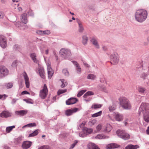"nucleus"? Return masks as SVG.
Instances as JSON below:
<instances>
[{"instance_id":"obj_1","label":"nucleus","mask_w":149,"mask_h":149,"mask_svg":"<svg viewBox=\"0 0 149 149\" xmlns=\"http://www.w3.org/2000/svg\"><path fill=\"white\" fill-rule=\"evenodd\" d=\"M148 15L147 11L142 9L137 10L135 13L136 20L140 23L144 21L146 19Z\"/></svg>"},{"instance_id":"obj_2","label":"nucleus","mask_w":149,"mask_h":149,"mask_svg":"<svg viewBox=\"0 0 149 149\" xmlns=\"http://www.w3.org/2000/svg\"><path fill=\"white\" fill-rule=\"evenodd\" d=\"M120 106L124 109H130L132 107L130 102L127 98L120 97L118 98Z\"/></svg>"},{"instance_id":"obj_3","label":"nucleus","mask_w":149,"mask_h":149,"mask_svg":"<svg viewBox=\"0 0 149 149\" xmlns=\"http://www.w3.org/2000/svg\"><path fill=\"white\" fill-rule=\"evenodd\" d=\"M111 63L113 65H116L119 62V56L117 53L114 52L110 56Z\"/></svg>"},{"instance_id":"obj_4","label":"nucleus","mask_w":149,"mask_h":149,"mask_svg":"<svg viewBox=\"0 0 149 149\" xmlns=\"http://www.w3.org/2000/svg\"><path fill=\"white\" fill-rule=\"evenodd\" d=\"M116 133L119 137L124 140H127L130 138V135L126 133L124 130H118L116 131Z\"/></svg>"},{"instance_id":"obj_5","label":"nucleus","mask_w":149,"mask_h":149,"mask_svg":"<svg viewBox=\"0 0 149 149\" xmlns=\"http://www.w3.org/2000/svg\"><path fill=\"white\" fill-rule=\"evenodd\" d=\"M59 53L61 56L65 59L67 58L71 55V51L70 49L65 48L61 49L60 50Z\"/></svg>"},{"instance_id":"obj_6","label":"nucleus","mask_w":149,"mask_h":149,"mask_svg":"<svg viewBox=\"0 0 149 149\" xmlns=\"http://www.w3.org/2000/svg\"><path fill=\"white\" fill-rule=\"evenodd\" d=\"M149 110V104L146 103H142L139 107V115H141V112L143 113L146 112H148Z\"/></svg>"},{"instance_id":"obj_7","label":"nucleus","mask_w":149,"mask_h":149,"mask_svg":"<svg viewBox=\"0 0 149 149\" xmlns=\"http://www.w3.org/2000/svg\"><path fill=\"white\" fill-rule=\"evenodd\" d=\"M48 90L46 84H45L42 89L40 92L39 96L42 99H45L48 94Z\"/></svg>"},{"instance_id":"obj_8","label":"nucleus","mask_w":149,"mask_h":149,"mask_svg":"<svg viewBox=\"0 0 149 149\" xmlns=\"http://www.w3.org/2000/svg\"><path fill=\"white\" fill-rule=\"evenodd\" d=\"M9 73L8 70L3 66H0V78H3L7 75Z\"/></svg>"},{"instance_id":"obj_9","label":"nucleus","mask_w":149,"mask_h":149,"mask_svg":"<svg viewBox=\"0 0 149 149\" xmlns=\"http://www.w3.org/2000/svg\"><path fill=\"white\" fill-rule=\"evenodd\" d=\"M7 44L5 37L3 36L0 35V45L3 48H5Z\"/></svg>"},{"instance_id":"obj_10","label":"nucleus","mask_w":149,"mask_h":149,"mask_svg":"<svg viewBox=\"0 0 149 149\" xmlns=\"http://www.w3.org/2000/svg\"><path fill=\"white\" fill-rule=\"evenodd\" d=\"M79 109L77 108L67 109L65 111V114L67 116H70L73 113L76 112L79 110Z\"/></svg>"},{"instance_id":"obj_11","label":"nucleus","mask_w":149,"mask_h":149,"mask_svg":"<svg viewBox=\"0 0 149 149\" xmlns=\"http://www.w3.org/2000/svg\"><path fill=\"white\" fill-rule=\"evenodd\" d=\"M47 70L48 77L49 79H50L53 74L54 71L51 68V65L49 63L47 65Z\"/></svg>"},{"instance_id":"obj_12","label":"nucleus","mask_w":149,"mask_h":149,"mask_svg":"<svg viewBox=\"0 0 149 149\" xmlns=\"http://www.w3.org/2000/svg\"><path fill=\"white\" fill-rule=\"evenodd\" d=\"M38 70L39 72L40 77L43 79L45 78V72L44 71L43 68L40 66H38Z\"/></svg>"},{"instance_id":"obj_13","label":"nucleus","mask_w":149,"mask_h":149,"mask_svg":"<svg viewBox=\"0 0 149 149\" xmlns=\"http://www.w3.org/2000/svg\"><path fill=\"white\" fill-rule=\"evenodd\" d=\"M77 101V98L72 97L67 100L65 103L67 105H70L75 103Z\"/></svg>"},{"instance_id":"obj_14","label":"nucleus","mask_w":149,"mask_h":149,"mask_svg":"<svg viewBox=\"0 0 149 149\" xmlns=\"http://www.w3.org/2000/svg\"><path fill=\"white\" fill-rule=\"evenodd\" d=\"M90 40L91 42L96 48L99 49L100 48L99 45L96 38L94 37H92L90 38Z\"/></svg>"},{"instance_id":"obj_15","label":"nucleus","mask_w":149,"mask_h":149,"mask_svg":"<svg viewBox=\"0 0 149 149\" xmlns=\"http://www.w3.org/2000/svg\"><path fill=\"white\" fill-rule=\"evenodd\" d=\"M32 143L31 141H25L23 142L22 147L23 149H27L29 148L31 146Z\"/></svg>"},{"instance_id":"obj_16","label":"nucleus","mask_w":149,"mask_h":149,"mask_svg":"<svg viewBox=\"0 0 149 149\" xmlns=\"http://www.w3.org/2000/svg\"><path fill=\"white\" fill-rule=\"evenodd\" d=\"M115 119L118 121H120L123 120V115L118 112L114 113Z\"/></svg>"},{"instance_id":"obj_17","label":"nucleus","mask_w":149,"mask_h":149,"mask_svg":"<svg viewBox=\"0 0 149 149\" xmlns=\"http://www.w3.org/2000/svg\"><path fill=\"white\" fill-rule=\"evenodd\" d=\"M11 116V113L8 111H4L0 113V116L2 118H7Z\"/></svg>"},{"instance_id":"obj_18","label":"nucleus","mask_w":149,"mask_h":149,"mask_svg":"<svg viewBox=\"0 0 149 149\" xmlns=\"http://www.w3.org/2000/svg\"><path fill=\"white\" fill-rule=\"evenodd\" d=\"M23 76L25 82L26 86L27 88H29V87L30 83L29 77L25 72H24Z\"/></svg>"},{"instance_id":"obj_19","label":"nucleus","mask_w":149,"mask_h":149,"mask_svg":"<svg viewBox=\"0 0 149 149\" xmlns=\"http://www.w3.org/2000/svg\"><path fill=\"white\" fill-rule=\"evenodd\" d=\"M21 20L22 22L26 24L27 22V15L26 13L22 14L21 15Z\"/></svg>"},{"instance_id":"obj_20","label":"nucleus","mask_w":149,"mask_h":149,"mask_svg":"<svg viewBox=\"0 0 149 149\" xmlns=\"http://www.w3.org/2000/svg\"><path fill=\"white\" fill-rule=\"evenodd\" d=\"M120 146L115 143H112L108 145L106 148L107 149H112L118 148Z\"/></svg>"},{"instance_id":"obj_21","label":"nucleus","mask_w":149,"mask_h":149,"mask_svg":"<svg viewBox=\"0 0 149 149\" xmlns=\"http://www.w3.org/2000/svg\"><path fill=\"white\" fill-rule=\"evenodd\" d=\"M143 119L146 123H149V112H146L143 113Z\"/></svg>"},{"instance_id":"obj_22","label":"nucleus","mask_w":149,"mask_h":149,"mask_svg":"<svg viewBox=\"0 0 149 149\" xmlns=\"http://www.w3.org/2000/svg\"><path fill=\"white\" fill-rule=\"evenodd\" d=\"M27 113V111L26 110L16 111H15V113L16 114L22 116L26 115Z\"/></svg>"},{"instance_id":"obj_23","label":"nucleus","mask_w":149,"mask_h":149,"mask_svg":"<svg viewBox=\"0 0 149 149\" xmlns=\"http://www.w3.org/2000/svg\"><path fill=\"white\" fill-rule=\"evenodd\" d=\"M88 149H100L97 146L92 143H90L88 145Z\"/></svg>"},{"instance_id":"obj_24","label":"nucleus","mask_w":149,"mask_h":149,"mask_svg":"<svg viewBox=\"0 0 149 149\" xmlns=\"http://www.w3.org/2000/svg\"><path fill=\"white\" fill-rule=\"evenodd\" d=\"M23 138L22 136H19L18 138L15 139L14 141L15 144L17 145L21 143Z\"/></svg>"},{"instance_id":"obj_25","label":"nucleus","mask_w":149,"mask_h":149,"mask_svg":"<svg viewBox=\"0 0 149 149\" xmlns=\"http://www.w3.org/2000/svg\"><path fill=\"white\" fill-rule=\"evenodd\" d=\"M83 131L86 135L87 134H91L93 131V130L91 129L85 127L83 129Z\"/></svg>"},{"instance_id":"obj_26","label":"nucleus","mask_w":149,"mask_h":149,"mask_svg":"<svg viewBox=\"0 0 149 149\" xmlns=\"http://www.w3.org/2000/svg\"><path fill=\"white\" fill-rule=\"evenodd\" d=\"M139 147V146L137 145H129L126 146L125 148V149H137Z\"/></svg>"},{"instance_id":"obj_27","label":"nucleus","mask_w":149,"mask_h":149,"mask_svg":"<svg viewBox=\"0 0 149 149\" xmlns=\"http://www.w3.org/2000/svg\"><path fill=\"white\" fill-rule=\"evenodd\" d=\"M112 129V127L109 124H107L105 126L104 131L106 132H109L111 131Z\"/></svg>"},{"instance_id":"obj_28","label":"nucleus","mask_w":149,"mask_h":149,"mask_svg":"<svg viewBox=\"0 0 149 149\" xmlns=\"http://www.w3.org/2000/svg\"><path fill=\"white\" fill-rule=\"evenodd\" d=\"M30 56L34 63H37V62L38 61L36 58V55L35 53H31Z\"/></svg>"},{"instance_id":"obj_29","label":"nucleus","mask_w":149,"mask_h":149,"mask_svg":"<svg viewBox=\"0 0 149 149\" xmlns=\"http://www.w3.org/2000/svg\"><path fill=\"white\" fill-rule=\"evenodd\" d=\"M96 78V76L94 74H88L87 76V78L88 79L93 80L95 79Z\"/></svg>"},{"instance_id":"obj_30","label":"nucleus","mask_w":149,"mask_h":149,"mask_svg":"<svg viewBox=\"0 0 149 149\" xmlns=\"http://www.w3.org/2000/svg\"><path fill=\"white\" fill-rule=\"evenodd\" d=\"M39 130L37 129L34 131L32 133L30 134L28 137H33L37 135L38 134Z\"/></svg>"},{"instance_id":"obj_31","label":"nucleus","mask_w":149,"mask_h":149,"mask_svg":"<svg viewBox=\"0 0 149 149\" xmlns=\"http://www.w3.org/2000/svg\"><path fill=\"white\" fill-rule=\"evenodd\" d=\"M109 138V137L108 136H106L105 135H104L102 134H98L96 136V138L99 139H107L108 138Z\"/></svg>"},{"instance_id":"obj_32","label":"nucleus","mask_w":149,"mask_h":149,"mask_svg":"<svg viewBox=\"0 0 149 149\" xmlns=\"http://www.w3.org/2000/svg\"><path fill=\"white\" fill-rule=\"evenodd\" d=\"M88 40V38L86 36H82V42L83 44L84 45H86Z\"/></svg>"},{"instance_id":"obj_33","label":"nucleus","mask_w":149,"mask_h":149,"mask_svg":"<svg viewBox=\"0 0 149 149\" xmlns=\"http://www.w3.org/2000/svg\"><path fill=\"white\" fill-rule=\"evenodd\" d=\"M15 127V126L14 125L8 127L6 128V132L7 133H10Z\"/></svg>"},{"instance_id":"obj_34","label":"nucleus","mask_w":149,"mask_h":149,"mask_svg":"<svg viewBox=\"0 0 149 149\" xmlns=\"http://www.w3.org/2000/svg\"><path fill=\"white\" fill-rule=\"evenodd\" d=\"M102 105L100 104H94L92 105L91 108L92 109H97L101 108Z\"/></svg>"},{"instance_id":"obj_35","label":"nucleus","mask_w":149,"mask_h":149,"mask_svg":"<svg viewBox=\"0 0 149 149\" xmlns=\"http://www.w3.org/2000/svg\"><path fill=\"white\" fill-rule=\"evenodd\" d=\"M102 111H100L99 112L93 114L91 116L92 117H95L100 116L102 114Z\"/></svg>"},{"instance_id":"obj_36","label":"nucleus","mask_w":149,"mask_h":149,"mask_svg":"<svg viewBox=\"0 0 149 149\" xmlns=\"http://www.w3.org/2000/svg\"><path fill=\"white\" fill-rule=\"evenodd\" d=\"M116 106L114 104H113L112 105H110L109 109L110 111H112L116 109Z\"/></svg>"},{"instance_id":"obj_37","label":"nucleus","mask_w":149,"mask_h":149,"mask_svg":"<svg viewBox=\"0 0 149 149\" xmlns=\"http://www.w3.org/2000/svg\"><path fill=\"white\" fill-rule=\"evenodd\" d=\"M36 126V125L35 123H31L24 126L22 128H24L26 127H31Z\"/></svg>"},{"instance_id":"obj_38","label":"nucleus","mask_w":149,"mask_h":149,"mask_svg":"<svg viewBox=\"0 0 149 149\" xmlns=\"http://www.w3.org/2000/svg\"><path fill=\"white\" fill-rule=\"evenodd\" d=\"M78 24L79 26V32H82L84 30V28L83 26L80 22H78Z\"/></svg>"},{"instance_id":"obj_39","label":"nucleus","mask_w":149,"mask_h":149,"mask_svg":"<svg viewBox=\"0 0 149 149\" xmlns=\"http://www.w3.org/2000/svg\"><path fill=\"white\" fill-rule=\"evenodd\" d=\"M86 91V90H83L80 91L78 93L77 96L78 97H80Z\"/></svg>"},{"instance_id":"obj_40","label":"nucleus","mask_w":149,"mask_h":149,"mask_svg":"<svg viewBox=\"0 0 149 149\" xmlns=\"http://www.w3.org/2000/svg\"><path fill=\"white\" fill-rule=\"evenodd\" d=\"M12 6L14 5H16L17 7H18L19 6V3H18V1L17 0H12Z\"/></svg>"},{"instance_id":"obj_41","label":"nucleus","mask_w":149,"mask_h":149,"mask_svg":"<svg viewBox=\"0 0 149 149\" xmlns=\"http://www.w3.org/2000/svg\"><path fill=\"white\" fill-rule=\"evenodd\" d=\"M63 73L66 76H68L69 72L67 69H64L62 70Z\"/></svg>"},{"instance_id":"obj_42","label":"nucleus","mask_w":149,"mask_h":149,"mask_svg":"<svg viewBox=\"0 0 149 149\" xmlns=\"http://www.w3.org/2000/svg\"><path fill=\"white\" fill-rule=\"evenodd\" d=\"M99 89L101 90L106 91V88L105 87L102 86L101 85H99L98 87Z\"/></svg>"},{"instance_id":"obj_43","label":"nucleus","mask_w":149,"mask_h":149,"mask_svg":"<svg viewBox=\"0 0 149 149\" xmlns=\"http://www.w3.org/2000/svg\"><path fill=\"white\" fill-rule=\"evenodd\" d=\"M67 91L66 89L64 90H59L58 91L57 93L58 95L64 93Z\"/></svg>"},{"instance_id":"obj_44","label":"nucleus","mask_w":149,"mask_h":149,"mask_svg":"<svg viewBox=\"0 0 149 149\" xmlns=\"http://www.w3.org/2000/svg\"><path fill=\"white\" fill-rule=\"evenodd\" d=\"M13 86V84L12 83H9L5 84V86L7 88H11Z\"/></svg>"},{"instance_id":"obj_45","label":"nucleus","mask_w":149,"mask_h":149,"mask_svg":"<svg viewBox=\"0 0 149 149\" xmlns=\"http://www.w3.org/2000/svg\"><path fill=\"white\" fill-rule=\"evenodd\" d=\"M78 143V141L77 140H75L74 143H72L71 146L70 147V149H72L75 146L76 144Z\"/></svg>"},{"instance_id":"obj_46","label":"nucleus","mask_w":149,"mask_h":149,"mask_svg":"<svg viewBox=\"0 0 149 149\" xmlns=\"http://www.w3.org/2000/svg\"><path fill=\"white\" fill-rule=\"evenodd\" d=\"M38 149H50L48 146L45 145L40 147Z\"/></svg>"},{"instance_id":"obj_47","label":"nucleus","mask_w":149,"mask_h":149,"mask_svg":"<svg viewBox=\"0 0 149 149\" xmlns=\"http://www.w3.org/2000/svg\"><path fill=\"white\" fill-rule=\"evenodd\" d=\"M79 136L82 137H86V136L84 132H83V130L82 132H79Z\"/></svg>"},{"instance_id":"obj_48","label":"nucleus","mask_w":149,"mask_h":149,"mask_svg":"<svg viewBox=\"0 0 149 149\" xmlns=\"http://www.w3.org/2000/svg\"><path fill=\"white\" fill-rule=\"evenodd\" d=\"M138 91L140 92L143 93L145 91V89L141 87H140L139 88Z\"/></svg>"},{"instance_id":"obj_49","label":"nucleus","mask_w":149,"mask_h":149,"mask_svg":"<svg viewBox=\"0 0 149 149\" xmlns=\"http://www.w3.org/2000/svg\"><path fill=\"white\" fill-rule=\"evenodd\" d=\"M76 69L77 71V73L78 74H80L81 72V68L79 65L76 67Z\"/></svg>"},{"instance_id":"obj_50","label":"nucleus","mask_w":149,"mask_h":149,"mask_svg":"<svg viewBox=\"0 0 149 149\" xmlns=\"http://www.w3.org/2000/svg\"><path fill=\"white\" fill-rule=\"evenodd\" d=\"M24 100L27 103L30 104H33V103L31 102V100L30 99H24Z\"/></svg>"},{"instance_id":"obj_51","label":"nucleus","mask_w":149,"mask_h":149,"mask_svg":"<svg viewBox=\"0 0 149 149\" xmlns=\"http://www.w3.org/2000/svg\"><path fill=\"white\" fill-rule=\"evenodd\" d=\"M102 128V126L101 125H98L96 127L97 131H99Z\"/></svg>"},{"instance_id":"obj_52","label":"nucleus","mask_w":149,"mask_h":149,"mask_svg":"<svg viewBox=\"0 0 149 149\" xmlns=\"http://www.w3.org/2000/svg\"><path fill=\"white\" fill-rule=\"evenodd\" d=\"M21 23L20 22H17L15 23V24L17 27H20L21 26Z\"/></svg>"},{"instance_id":"obj_53","label":"nucleus","mask_w":149,"mask_h":149,"mask_svg":"<svg viewBox=\"0 0 149 149\" xmlns=\"http://www.w3.org/2000/svg\"><path fill=\"white\" fill-rule=\"evenodd\" d=\"M7 97V96L5 94L3 95H0V99H3V100H5Z\"/></svg>"},{"instance_id":"obj_54","label":"nucleus","mask_w":149,"mask_h":149,"mask_svg":"<svg viewBox=\"0 0 149 149\" xmlns=\"http://www.w3.org/2000/svg\"><path fill=\"white\" fill-rule=\"evenodd\" d=\"M83 63V64L86 68H89L90 67V65L84 62Z\"/></svg>"},{"instance_id":"obj_55","label":"nucleus","mask_w":149,"mask_h":149,"mask_svg":"<svg viewBox=\"0 0 149 149\" xmlns=\"http://www.w3.org/2000/svg\"><path fill=\"white\" fill-rule=\"evenodd\" d=\"M43 34H49L50 33V32L49 31L47 30L46 31H44L43 32Z\"/></svg>"},{"instance_id":"obj_56","label":"nucleus","mask_w":149,"mask_h":149,"mask_svg":"<svg viewBox=\"0 0 149 149\" xmlns=\"http://www.w3.org/2000/svg\"><path fill=\"white\" fill-rule=\"evenodd\" d=\"M72 62L74 64V65L76 66V67H77L79 66V64L77 62L74 61H72Z\"/></svg>"},{"instance_id":"obj_57","label":"nucleus","mask_w":149,"mask_h":149,"mask_svg":"<svg viewBox=\"0 0 149 149\" xmlns=\"http://www.w3.org/2000/svg\"><path fill=\"white\" fill-rule=\"evenodd\" d=\"M17 63V61H14L12 64V66L13 67H15L16 66V64Z\"/></svg>"},{"instance_id":"obj_58","label":"nucleus","mask_w":149,"mask_h":149,"mask_svg":"<svg viewBox=\"0 0 149 149\" xmlns=\"http://www.w3.org/2000/svg\"><path fill=\"white\" fill-rule=\"evenodd\" d=\"M4 14L3 12L0 11V19L4 17Z\"/></svg>"},{"instance_id":"obj_59","label":"nucleus","mask_w":149,"mask_h":149,"mask_svg":"<svg viewBox=\"0 0 149 149\" xmlns=\"http://www.w3.org/2000/svg\"><path fill=\"white\" fill-rule=\"evenodd\" d=\"M64 80L63 79L61 81V82L62 83V84L61 85V88H64L65 86V84H64Z\"/></svg>"},{"instance_id":"obj_60","label":"nucleus","mask_w":149,"mask_h":149,"mask_svg":"<svg viewBox=\"0 0 149 149\" xmlns=\"http://www.w3.org/2000/svg\"><path fill=\"white\" fill-rule=\"evenodd\" d=\"M21 94L22 95L29 94V93L26 91H22V92Z\"/></svg>"},{"instance_id":"obj_61","label":"nucleus","mask_w":149,"mask_h":149,"mask_svg":"<svg viewBox=\"0 0 149 149\" xmlns=\"http://www.w3.org/2000/svg\"><path fill=\"white\" fill-rule=\"evenodd\" d=\"M88 95H94L93 93L91 91H89L86 92Z\"/></svg>"},{"instance_id":"obj_62","label":"nucleus","mask_w":149,"mask_h":149,"mask_svg":"<svg viewBox=\"0 0 149 149\" xmlns=\"http://www.w3.org/2000/svg\"><path fill=\"white\" fill-rule=\"evenodd\" d=\"M95 123L96 120H94L91 121L89 122V123H91L92 125H94Z\"/></svg>"},{"instance_id":"obj_63","label":"nucleus","mask_w":149,"mask_h":149,"mask_svg":"<svg viewBox=\"0 0 149 149\" xmlns=\"http://www.w3.org/2000/svg\"><path fill=\"white\" fill-rule=\"evenodd\" d=\"M147 76V75L146 74L143 73L142 74L141 77L143 78H145Z\"/></svg>"},{"instance_id":"obj_64","label":"nucleus","mask_w":149,"mask_h":149,"mask_svg":"<svg viewBox=\"0 0 149 149\" xmlns=\"http://www.w3.org/2000/svg\"><path fill=\"white\" fill-rule=\"evenodd\" d=\"M85 125V123H82L80 125H79V127L80 128H82L84 127Z\"/></svg>"}]
</instances>
